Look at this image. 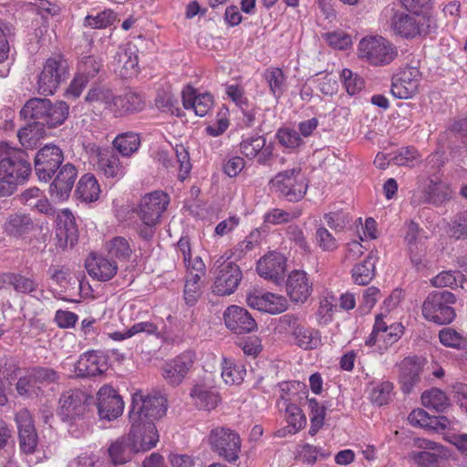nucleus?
Returning a JSON list of instances; mask_svg holds the SVG:
<instances>
[{"instance_id":"obj_1","label":"nucleus","mask_w":467,"mask_h":467,"mask_svg":"<svg viewBox=\"0 0 467 467\" xmlns=\"http://www.w3.org/2000/svg\"><path fill=\"white\" fill-rule=\"evenodd\" d=\"M20 114L26 119H36L49 128L62 125L69 115V107L64 101L52 103L47 99H31L22 108Z\"/></svg>"},{"instance_id":"obj_2","label":"nucleus","mask_w":467,"mask_h":467,"mask_svg":"<svg viewBox=\"0 0 467 467\" xmlns=\"http://www.w3.org/2000/svg\"><path fill=\"white\" fill-rule=\"evenodd\" d=\"M169 203L168 194L161 191L147 193L140 199L137 214L142 223V226L139 229V234L142 238L150 239L152 237L154 228L160 223Z\"/></svg>"},{"instance_id":"obj_3","label":"nucleus","mask_w":467,"mask_h":467,"mask_svg":"<svg viewBox=\"0 0 467 467\" xmlns=\"http://www.w3.org/2000/svg\"><path fill=\"white\" fill-rule=\"evenodd\" d=\"M358 57L374 67L390 64L398 55L397 47L387 38L379 35L362 37L357 48Z\"/></svg>"},{"instance_id":"obj_4","label":"nucleus","mask_w":467,"mask_h":467,"mask_svg":"<svg viewBox=\"0 0 467 467\" xmlns=\"http://www.w3.org/2000/svg\"><path fill=\"white\" fill-rule=\"evenodd\" d=\"M381 19L389 26L396 35L407 38L426 34L429 26L425 16H409L397 9L393 5H389L383 9Z\"/></svg>"},{"instance_id":"obj_5","label":"nucleus","mask_w":467,"mask_h":467,"mask_svg":"<svg viewBox=\"0 0 467 467\" xmlns=\"http://www.w3.org/2000/svg\"><path fill=\"white\" fill-rule=\"evenodd\" d=\"M270 190L290 202L301 200L307 190V184L299 167L276 173L269 182Z\"/></svg>"},{"instance_id":"obj_6","label":"nucleus","mask_w":467,"mask_h":467,"mask_svg":"<svg viewBox=\"0 0 467 467\" xmlns=\"http://www.w3.org/2000/svg\"><path fill=\"white\" fill-rule=\"evenodd\" d=\"M455 301V296L449 291L431 293L423 302L422 315L427 320L435 324H450L456 317L451 307Z\"/></svg>"},{"instance_id":"obj_7","label":"nucleus","mask_w":467,"mask_h":467,"mask_svg":"<svg viewBox=\"0 0 467 467\" xmlns=\"http://www.w3.org/2000/svg\"><path fill=\"white\" fill-rule=\"evenodd\" d=\"M31 173L30 163L26 153L11 147L6 142L0 143V176L18 182L25 181Z\"/></svg>"},{"instance_id":"obj_8","label":"nucleus","mask_w":467,"mask_h":467,"mask_svg":"<svg viewBox=\"0 0 467 467\" xmlns=\"http://www.w3.org/2000/svg\"><path fill=\"white\" fill-rule=\"evenodd\" d=\"M403 332L404 327L400 323L394 322L388 315L380 313L376 316L373 330L366 344L374 346L378 351L383 352L396 343Z\"/></svg>"},{"instance_id":"obj_9","label":"nucleus","mask_w":467,"mask_h":467,"mask_svg":"<svg viewBox=\"0 0 467 467\" xmlns=\"http://www.w3.org/2000/svg\"><path fill=\"white\" fill-rule=\"evenodd\" d=\"M214 283L213 292L218 296H228L235 291L242 279L240 267L230 256L222 255L214 263Z\"/></svg>"},{"instance_id":"obj_10","label":"nucleus","mask_w":467,"mask_h":467,"mask_svg":"<svg viewBox=\"0 0 467 467\" xmlns=\"http://www.w3.org/2000/svg\"><path fill=\"white\" fill-rule=\"evenodd\" d=\"M167 411V400L160 393L144 395L136 392L132 395L130 416L133 419L143 418L144 420H153L162 418Z\"/></svg>"},{"instance_id":"obj_11","label":"nucleus","mask_w":467,"mask_h":467,"mask_svg":"<svg viewBox=\"0 0 467 467\" xmlns=\"http://www.w3.org/2000/svg\"><path fill=\"white\" fill-rule=\"evenodd\" d=\"M67 74V62L59 57L47 58L37 76L36 90L39 94L48 96L55 93Z\"/></svg>"},{"instance_id":"obj_12","label":"nucleus","mask_w":467,"mask_h":467,"mask_svg":"<svg viewBox=\"0 0 467 467\" xmlns=\"http://www.w3.org/2000/svg\"><path fill=\"white\" fill-rule=\"evenodd\" d=\"M414 448L419 451H411L409 459L417 467H452L440 461L448 455L447 450L440 443L433 441L417 438L413 441Z\"/></svg>"},{"instance_id":"obj_13","label":"nucleus","mask_w":467,"mask_h":467,"mask_svg":"<svg viewBox=\"0 0 467 467\" xmlns=\"http://www.w3.org/2000/svg\"><path fill=\"white\" fill-rule=\"evenodd\" d=\"M425 240L424 231L418 223L410 221L405 224L404 242L410 262L417 271H422L428 265Z\"/></svg>"},{"instance_id":"obj_14","label":"nucleus","mask_w":467,"mask_h":467,"mask_svg":"<svg viewBox=\"0 0 467 467\" xmlns=\"http://www.w3.org/2000/svg\"><path fill=\"white\" fill-rule=\"evenodd\" d=\"M130 430L128 436L134 445H139V452L148 451L157 446L160 435L152 421L144 420L143 418L133 419L132 416H130Z\"/></svg>"},{"instance_id":"obj_15","label":"nucleus","mask_w":467,"mask_h":467,"mask_svg":"<svg viewBox=\"0 0 467 467\" xmlns=\"http://www.w3.org/2000/svg\"><path fill=\"white\" fill-rule=\"evenodd\" d=\"M213 450L228 462L238 459L241 441L237 433L227 429H215L210 434Z\"/></svg>"},{"instance_id":"obj_16","label":"nucleus","mask_w":467,"mask_h":467,"mask_svg":"<svg viewBox=\"0 0 467 467\" xmlns=\"http://www.w3.org/2000/svg\"><path fill=\"white\" fill-rule=\"evenodd\" d=\"M64 160L62 150L54 144L41 148L35 157V171L40 181L48 182Z\"/></svg>"},{"instance_id":"obj_17","label":"nucleus","mask_w":467,"mask_h":467,"mask_svg":"<svg viewBox=\"0 0 467 467\" xmlns=\"http://www.w3.org/2000/svg\"><path fill=\"white\" fill-rule=\"evenodd\" d=\"M97 408L100 419L113 420L122 414L124 402L112 387L105 385L97 393Z\"/></svg>"},{"instance_id":"obj_18","label":"nucleus","mask_w":467,"mask_h":467,"mask_svg":"<svg viewBox=\"0 0 467 467\" xmlns=\"http://www.w3.org/2000/svg\"><path fill=\"white\" fill-rule=\"evenodd\" d=\"M247 305L262 312L272 315L280 314L287 309L288 303L285 296L263 291H252L246 297Z\"/></svg>"},{"instance_id":"obj_19","label":"nucleus","mask_w":467,"mask_h":467,"mask_svg":"<svg viewBox=\"0 0 467 467\" xmlns=\"http://www.w3.org/2000/svg\"><path fill=\"white\" fill-rule=\"evenodd\" d=\"M88 396L81 390H69L59 399L57 415L62 420H71L82 416L88 405Z\"/></svg>"},{"instance_id":"obj_20","label":"nucleus","mask_w":467,"mask_h":467,"mask_svg":"<svg viewBox=\"0 0 467 467\" xmlns=\"http://www.w3.org/2000/svg\"><path fill=\"white\" fill-rule=\"evenodd\" d=\"M194 361L195 354L192 351H185L180 354L163 366V379L170 385H180L192 368Z\"/></svg>"},{"instance_id":"obj_21","label":"nucleus","mask_w":467,"mask_h":467,"mask_svg":"<svg viewBox=\"0 0 467 467\" xmlns=\"http://www.w3.org/2000/svg\"><path fill=\"white\" fill-rule=\"evenodd\" d=\"M420 81V72L417 67L403 68L393 78L391 93L400 99H410L418 91Z\"/></svg>"},{"instance_id":"obj_22","label":"nucleus","mask_w":467,"mask_h":467,"mask_svg":"<svg viewBox=\"0 0 467 467\" xmlns=\"http://www.w3.org/2000/svg\"><path fill=\"white\" fill-rule=\"evenodd\" d=\"M56 245L64 250L73 246L78 239V230L73 213L64 209L57 214Z\"/></svg>"},{"instance_id":"obj_23","label":"nucleus","mask_w":467,"mask_h":467,"mask_svg":"<svg viewBox=\"0 0 467 467\" xmlns=\"http://www.w3.org/2000/svg\"><path fill=\"white\" fill-rule=\"evenodd\" d=\"M240 151L247 159H256L260 164H265L273 156L274 145L267 144L264 136L251 135L243 138Z\"/></svg>"},{"instance_id":"obj_24","label":"nucleus","mask_w":467,"mask_h":467,"mask_svg":"<svg viewBox=\"0 0 467 467\" xmlns=\"http://www.w3.org/2000/svg\"><path fill=\"white\" fill-rule=\"evenodd\" d=\"M19 444L23 452L33 453L37 445V435L32 417L27 410H20L16 414Z\"/></svg>"},{"instance_id":"obj_25","label":"nucleus","mask_w":467,"mask_h":467,"mask_svg":"<svg viewBox=\"0 0 467 467\" xmlns=\"http://www.w3.org/2000/svg\"><path fill=\"white\" fill-rule=\"evenodd\" d=\"M224 324L237 334L249 333L256 328V322L244 307L233 305L223 313Z\"/></svg>"},{"instance_id":"obj_26","label":"nucleus","mask_w":467,"mask_h":467,"mask_svg":"<svg viewBox=\"0 0 467 467\" xmlns=\"http://www.w3.org/2000/svg\"><path fill=\"white\" fill-rule=\"evenodd\" d=\"M78 176L77 169L71 163L61 167L49 187L50 195L57 201H65L69 197Z\"/></svg>"},{"instance_id":"obj_27","label":"nucleus","mask_w":467,"mask_h":467,"mask_svg":"<svg viewBox=\"0 0 467 467\" xmlns=\"http://www.w3.org/2000/svg\"><path fill=\"white\" fill-rule=\"evenodd\" d=\"M285 264L286 259L282 254L271 252L258 261L256 270L265 279L278 283L284 278Z\"/></svg>"},{"instance_id":"obj_28","label":"nucleus","mask_w":467,"mask_h":467,"mask_svg":"<svg viewBox=\"0 0 467 467\" xmlns=\"http://www.w3.org/2000/svg\"><path fill=\"white\" fill-rule=\"evenodd\" d=\"M422 368V360L416 357L406 358L399 364V381L404 393L410 394L420 382Z\"/></svg>"},{"instance_id":"obj_29","label":"nucleus","mask_w":467,"mask_h":467,"mask_svg":"<svg viewBox=\"0 0 467 467\" xmlns=\"http://www.w3.org/2000/svg\"><path fill=\"white\" fill-rule=\"evenodd\" d=\"M286 292L296 303H304L312 292V282L305 271L291 272L286 280Z\"/></svg>"},{"instance_id":"obj_30","label":"nucleus","mask_w":467,"mask_h":467,"mask_svg":"<svg viewBox=\"0 0 467 467\" xmlns=\"http://www.w3.org/2000/svg\"><path fill=\"white\" fill-rule=\"evenodd\" d=\"M107 369L106 357L95 351H88L81 355L75 365V372L79 377H96Z\"/></svg>"},{"instance_id":"obj_31","label":"nucleus","mask_w":467,"mask_h":467,"mask_svg":"<svg viewBox=\"0 0 467 467\" xmlns=\"http://www.w3.org/2000/svg\"><path fill=\"white\" fill-rule=\"evenodd\" d=\"M182 103L186 109H192L199 116H205L213 107V98L210 93H197L191 86H187L182 92Z\"/></svg>"},{"instance_id":"obj_32","label":"nucleus","mask_w":467,"mask_h":467,"mask_svg":"<svg viewBox=\"0 0 467 467\" xmlns=\"http://www.w3.org/2000/svg\"><path fill=\"white\" fill-rule=\"evenodd\" d=\"M138 64V56L131 47H119L112 61L114 71L124 78L137 75Z\"/></svg>"},{"instance_id":"obj_33","label":"nucleus","mask_w":467,"mask_h":467,"mask_svg":"<svg viewBox=\"0 0 467 467\" xmlns=\"http://www.w3.org/2000/svg\"><path fill=\"white\" fill-rule=\"evenodd\" d=\"M88 275L101 282L110 280L118 270L117 264L104 256L90 254L86 260Z\"/></svg>"},{"instance_id":"obj_34","label":"nucleus","mask_w":467,"mask_h":467,"mask_svg":"<svg viewBox=\"0 0 467 467\" xmlns=\"http://www.w3.org/2000/svg\"><path fill=\"white\" fill-rule=\"evenodd\" d=\"M139 445H134L129 436H122L110 444L108 449L109 456L114 464H124L130 462L136 453Z\"/></svg>"},{"instance_id":"obj_35","label":"nucleus","mask_w":467,"mask_h":467,"mask_svg":"<svg viewBox=\"0 0 467 467\" xmlns=\"http://www.w3.org/2000/svg\"><path fill=\"white\" fill-rule=\"evenodd\" d=\"M98 165L107 178L121 179L127 171V164L111 151L99 152Z\"/></svg>"},{"instance_id":"obj_36","label":"nucleus","mask_w":467,"mask_h":467,"mask_svg":"<svg viewBox=\"0 0 467 467\" xmlns=\"http://www.w3.org/2000/svg\"><path fill=\"white\" fill-rule=\"evenodd\" d=\"M116 105L113 114L115 116H123L142 110L145 107L144 98L135 92H128L122 96L116 97Z\"/></svg>"},{"instance_id":"obj_37","label":"nucleus","mask_w":467,"mask_h":467,"mask_svg":"<svg viewBox=\"0 0 467 467\" xmlns=\"http://www.w3.org/2000/svg\"><path fill=\"white\" fill-rule=\"evenodd\" d=\"M190 396L194 405L205 410H213L220 401L218 393L210 389L204 384H196L192 387Z\"/></svg>"},{"instance_id":"obj_38","label":"nucleus","mask_w":467,"mask_h":467,"mask_svg":"<svg viewBox=\"0 0 467 467\" xmlns=\"http://www.w3.org/2000/svg\"><path fill=\"white\" fill-rule=\"evenodd\" d=\"M76 194L85 202H92L99 199L100 187L93 174L87 173L80 178L76 189Z\"/></svg>"},{"instance_id":"obj_39","label":"nucleus","mask_w":467,"mask_h":467,"mask_svg":"<svg viewBox=\"0 0 467 467\" xmlns=\"http://www.w3.org/2000/svg\"><path fill=\"white\" fill-rule=\"evenodd\" d=\"M86 101L94 106H102L113 113L116 105V96L110 88L106 86H96L91 88L85 98Z\"/></svg>"},{"instance_id":"obj_40","label":"nucleus","mask_w":467,"mask_h":467,"mask_svg":"<svg viewBox=\"0 0 467 467\" xmlns=\"http://www.w3.org/2000/svg\"><path fill=\"white\" fill-rule=\"evenodd\" d=\"M178 255L182 256L187 271L204 273L205 265L199 255L192 257V247L188 238L182 237L177 243Z\"/></svg>"},{"instance_id":"obj_41","label":"nucleus","mask_w":467,"mask_h":467,"mask_svg":"<svg viewBox=\"0 0 467 467\" xmlns=\"http://www.w3.org/2000/svg\"><path fill=\"white\" fill-rule=\"evenodd\" d=\"M246 369L244 365L237 364L234 359L223 358L221 376L226 384L239 385L244 381Z\"/></svg>"},{"instance_id":"obj_42","label":"nucleus","mask_w":467,"mask_h":467,"mask_svg":"<svg viewBox=\"0 0 467 467\" xmlns=\"http://www.w3.org/2000/svg\"><path fill=\"white\" fill-rule=\"evenodd\" d=\"M376 258L371 251L366 259L354 266L352 277L356 284L360 285H368L375 275Z\"/></svg>"},{"instance_id":"obj_43","label":"nucleus","mask_w":467,"mask_h":467,"mask_svg":"<svg viewBox=\"0 0 467 467\" xmlns=\"http://www.w3.org/2000/svg\"><path fill=\"white\" fill-rule=\"evenodd\" d=\"M293 335L296 345L304 349L317 348L321 343L319 332L310 327L296 326Z\"/></svg>"},{"instance_id":"obj_44","label":"nucleus","mask_w":467,"mask_h":467,"mask_svg":"<svg viewBox=\"0 0 467 467\" xmlns=\"http://www.w3.org/2000/svg\"><path fill=\"white\" fill-rule=\"evenodd\" d=\"M32 227L33 223L30 217L19 213L9 215L4 225L6 234L16 237L28 233Z\"/></svg>"},{"instance_id":"obj_45","label":"nucleus","mask_w":467,"mask_h":467,"mask_svg":"<svg viewBox=\"0 0 467 467\" xmlns=\"http://www.w3.org/2000/svg\"><path fill=\"white\" fill-rule=\"evenodd\" d=\"M140 140L137 133L125 132L113 140L114 148L123 156L130 157L139 150Z\"/></svg>"},{"instance_id":"obj_46","label":"nucleus","mask_w":467,"mask_h":467,"mask_svg":"<svg viewBox=\"0 0 467 467\" xmlns=\"http://www.w3.org/2000/svg\"><path fill=\"white\" fill-rule=\"evenodd\" d=\"M421 404L436 411H443L449 405V398L446 393L437 388H432L421 394Z\"/></svg>"},{"instance_id":"obj_47","label":"nucleus","mask_w":467,"mask_h":467,"mask_svg":"<svg viewBox=\"0 0 467 467\" xmlns=\"http://www.w3.org/2000/svg\"><path fill=\"white\" fill-rule=\"evenodd\" d=\"M393 384L389 381H373L370 383L368 397L372 403L382 406L387 404L392 396Z\"/></svg>"},{"instance_id":"obj_48","label":"nucleus","mask_w":467,"mask_h":467,"mask_svg":"<svg viewBox=\"0 0 467 467\" xmlns=\"http://www.w3.org/2000/svg\"><path fill=\"white\" fill-rule=\"evenodd\" d=\"M203 273L188 271L184 287V299L188 305H194L202 294L201 277Z\"/></svg>"},{"instance_id":"obj_49","label":"nucleus","mask_w":467,"mask_h":467,"mask_svg":"<svg viewBox=\"0 0 467 467\" xmlns=\"http://www.w3.org/2000/svg\"><path fill=\"white\" fill-rule=\"evenodd\" d=\"M265 78L270 88L271 93L278 99L285 89V76L281 68L270 67L266 69Z\"/></svg>"},{"instance_id":"obj_50","label":"nucleus","mask_w":467,"mask_h":467,"mask_svg":"<svg viewBox=\"0 0 467 467\" xmlns=\"http://www.w3.org/2000/svg\"><path fill=\"white\" fill-rule=\"evenodd\" d=\"M439 339L441 345L447 348L462 350L467 342V337L452 327H443L439 332Z\"/></svg>"},{"instance_id":"obj_51","label":"nucleus","mask_w":467,"mask_h":467,"mask_svg":"<svg viewBox=\"0 0 467 467\" xmlns=\"http://www.w3.org/2000/svg\"><path fill=\"white\" fill-rule=\"evenodd\" d=\"M315 243L321 251L327 253L336 251L339 245L337 239L323 225L316 230Z\"/></svg>"},{"instance_id":"obj_52","label":"nucleus","mask_w":467,"mask_h":467,"mask_svg":"<svg viewBox=\"0 0 467 467\" xmlns=\"http://www.w3.org/2000/svg\"><path fill=\"white\" fill-rule=\"evenodd\" d=\"M158 331L157 326L150 321L139 322L124 332H114L109 337L114 340L130 338L139 333L155 334Z\"/></svg>"},{"instance_id":"obj_53","label":"nucleus","mask_w":467,"mask_h":467,"mask_svg":"<svg viewBox=\"0 0 467 467\" xmlns=\"http://www.w3.org/2000/svg\"><path fill=\"white\" fill-rule=\"evenodd\" d=\"M106 249L111 256L120 260L128 259L132 254L129 241L121 236L110 239L106 244Z\"/></svg>"},{"instance_id":"obj_54","label":"nucleus","mask_w":467,"mask_h":467,"mask_svg":"<svg viewBox=\"0 0 467 467\" xmlns=\"http://www.w3.org/2000/svg\"><path fill=\"white\" fill-rule=\"evenodd\" d=\"M275 137L283 147L290 150L298 148L304 142L298 131L290 127L279 129Z\"/></svg>"},{"instance_id":"obj_55","label":"nucleus","mask_w":467,"mask_h":467,"mask_svg":"<svg viewBox=\"0 0 467 467\" xmlns=\"http://www.w3.org/2000/svg\"><path fill=\"white\" fill-rule=\"evenodd\" d=\"M285 414L290 433H296L305 428L306 418L299 407L295 404L287 405Z\"/></svg>"},{"instance_id":"obj_56","label":"nucleus","mask_w":467,"mask_h":467,"mask_svg":"<svg viewBox=\"0 0 467 467\" xmlns=\"http://www.w3.org/2000/svg\"><path fill=\"white\" fill-rule=\"evenodd\" d=\"M323 39L333 48L344 50L352 46V36L343 30H335L322 35Z\"/></svg>"},{"instance_id":"obj_57","label":"nucleus","mask_w":467,"mask_h":467,"mask_svg":"<svg viewBox=\"0 0 467 467\" xmlns=\"http://www.w3.org/2000/svg\"><path fill=\"white\" fill-rule=\"evenodd\" d=\"M298 455L307 464H314L319 459H327L330 453L309 443L303 444L298 450Z\"/></svg>"},{"instance_id":"obj_58","label":"nucleus","mask_w":467,"mask_h":467,"mask_svg":"<svg viewBox=\"0 0 467 467\" xmlns=\"http://www.w3.org/2000/svg\"><path fill=\"white\" fill-rule=\"evenodd\" d=\"M448 234L456 239L467 238V211L457 213L449 223Z\"/></svg>"},{"instance_id":"obj_59","label":"nucleus","mask_w":467,"mask_h":467,"mask_svg":"<svg viewBox=\"0 0 467 467\" xmlns=\"http://www.w3.org/2000/svg\"><path fill=\"white\" fill-rule=\"evenodd\" d=\"M116 19L111 10H104L95 16L88 15L85 17L84 25L92 28H105L110 26Z\"/></svg>"},{"instance_id":"obj_60","label":"nucleus","mask_w":467,"mask_h":467,"mask_svg":"<svg viewBox=\"0 0 467 467\" xmlns=\"http://www.w3.org/2000/svg\"><path fill=\"white\" fill-rule=\"evenodd\" d=\"M175 161L178 164L179 178L183 181L189 175L192 170L189 152L182 144H177L174 147Z\"/></svg>"},{"instance_id":"obj_61","label":"nucleus","mask_w":467,"mask_h":467,"mask_svg":"<svg viewBox=\"0 0 467 467\" xmlns=\"http://www.w3.org/2000/svg\"><path fill=\"white\" fill-rule=\"evenodd\" d=\"M40 386L35 381V377H31V369L26 370L16 383V390L20 396L37 395Z\"/></svg>"},{"instance_id":"obj_62","label":"nucleus","mask_w":467,"mask_h":467,"mask_svg":"<svg viewBox=\"0 0 467 467\" xmlns=\"http://www.w3.org/2000/svg\"><path fill=\"white\" fill-rule=\"evenodd\" d=\"M341 78L347 92L349 95L358 93L364 87L363 79L357 74H354L350 69H343L341 72Z\"/></svg>"},{"instance_id":"obj_63","label":"nucleus","mask_w":467,"mask_h":467,"mask_svg":"<svg viewBox=\"0 0 467 467\" xmlns=\"http://www.w3.org/2000/svg\"><path fill=\"white\" fill-rule=\"evenodd\" d=\"M426 192L428 198L433 202H440L450 196L447 185L438 180H430L427 184Z\"/></svg>"},{"instance_id":"obj_64","label":"nucleus","mask_w":467,"mask_h":467,"mask_svg":"<svg viewBox=\"0 0 467 467\" xmlns=\"http://www.w3.org/2000/svg\"><path fill=\"white\" fill-rule=\"evenodd\" d=\"M100 68L99 60L94 57H86L78 64V74L89 80L97 76Z\"/></svg>"}]
</instances>
